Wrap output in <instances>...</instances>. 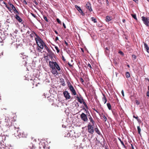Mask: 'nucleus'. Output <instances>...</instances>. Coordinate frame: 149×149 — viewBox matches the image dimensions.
<instances>
[{"label": "nucleus", "instance_id": "f257e3e1", "mask_svg": "<svg viewBox=\"0 0 149 149\" xmlns=\"http://www.w3.org/2000/svg\"><path fill=\"white\" fill-rule=\"evenodd\" d=\"M36 36L37 37L35 38V40L38 46L37 47V50L41 52L44 46L46 48V50H47V45L37 35Z\"/></svg>", "mask_w": 149, "mask_h": 149}, {"label": "nucleus", "instance_id": "f03ea898", "mask_svg": "<svg viewBox=\"0 0 149 149\" xmlns=\"http://www.w3.org/2000/svg\"><path fill=\"white\" fill-rule=\"evenodd\" d=\"M42 49V50L41 52L42 54V56H43V57L42 58V67L44 70L46 71L47 70V53L44 50Z\"/></svg>", "mask_w": 149, "mask_h": 149}, {"label": "nucleus", "instance_id": "7ed1b4c3", "mask_svg": "<svg viewBox=\"0 0 149 149\" xmlns=\"http://www.w3.org/2000/svg\"><path fill=\"white\" fill-rule=\"evenodd\" d=\"M42 49V50L41 52L42 54V56H43V57L42 58V67L44 70L46 71L47 70V53L44 50Z\"/></svg>", "mask_w": 149, "mask_h": 149}, {"label": "nucleus", "instance_id": "20e7f679", "mask_svg": "<svg viewBox=\"0 0 149 149\" xmlns=\"http://www.w3.org/2000/svg\"><path fill=\"white\" fill-rule=\"evenodd\" d=\"M49 63V66L52 69L56 68L59 71L60 70V67L56 62L50 61Z\"/></svg>", "mask_w": 149, "mask_h": 149}, {"label": "nucleus", "instance_id": "39448f33", "mask_svg": "<svg viewBox=\"0 0 149 149\" xmlns=\"http://www.w3.org/2000/svg\"><path fill=\"white\" fill-rule=\"evenodd\" d=\"M143 23L147 26L149 25V18L143 16L141 17Z\"/></svg>", "mask_w": 149, "mask_h": 149}, {"label": "nucleus", "instance_id": "423d86ee", "mask_svg": "<svg viewBox=\"0 0 149 149\" xmlns=\"http://www.w3.org/2000/svg\"><path fill=\"white\" fill-rule=\"evenodd\" d=\"M93 126H94L91 125L90 123H89L87 127L88 132L91 134H93L94 132Z\"/></svg>", "mask_w": 149, "mask_h": 149}, {"label": "nucleus", "instance_id": "0eeeda50", "mask_svg": "<svg viewBox=\"0 0 149 149\" xmlns=\"http://www.w3.org/2000/svg\"><path fill=\"white\" fill-rule=\"evenodd\" d=\"M70 85L68 84L69 89H70V91L72 93V94L74 95H76V91L74 88L73 87L72 85L70 84V83H69Z\"/></svg>", "mask_w": 149, "mask_h": 149}, {"label": "nucleus", "instance_id": "6e6552de", "mask_svg": "<svg viewBox=\"0 0 149 149\" xmlns=\"http://www.w3.org/2000/svg\"><path fill=\"white\" fill-rule=\"evenodd\" d=\"M80 118L84 122H87L88 120L87 115L84 113H82L81 115Z\"/></svg>", "mask_w": 149, "mask_h": 149}, {"label": "nucleus", "instance_id": "1a4fd4ad", "mask_svg": "<svg viewBox=\"0 0 149 149\" xmlns=\"http://www.w3.org/2000/svg\"><path fill=\"white\" fill-rule=\"evenodd\" d=\"M63 94L64 97L66 100L69 99L70 98V96L69 93L67 91H65L63 92Z\"/></svg>", "mask_w": 149, "mask_h": 149}, {"label": "nucleus", "instance_id": "9d476101", "mask_svg": "<svg viewBox=\"0 0 149 149\" xmlns=\"http://www.w3.org/2000/svg\"><path fill=\"white\" fill-rule=\"evenodd\" d=\"M9 5L10 6V7L13 9V10L18 15H19V12L16 9V8H15L14 5L13 4H11L10 3Z\"/></svg>", "mask_w": 149, "mask_h": 149}, {"label": "nucleus", "instance_id": "9b49d317", "mask_svg": "<svg viewBox=\"0 0 149 149\" xmlns=\"http://www.w3.org/2000/svg\"><path fill=\"white\" fill-rule=\"evenodd\" d=\"M18 15L17 14H16L15 16V18L19 22H21L22 20Z\"/></svg>", "mask_w": 149, "mask_h": 149}, {"label": "nucleus", "instance_id": "f8f14e48", "mask_svg": "<svg viewBox=\"0 0 149 149\" xmlns=\"http://www.w3.org/2000/svg\"><path fill=\"white\" fill-rule=\"evenodd\" d=\"M86 7L88 8L90 11H92L91 4L89 3H87L86 4Z\"/></svg>", "mask_w": 149, "mask_h": 149}, {"label": "nucleus", "instance_id": "ddd939ff", "mask_svg": "<svg viewBox=\"0 0 149 149\" xmlns=\"http://www.w3.org/2000/svg\"><path fill=\"white\" fill-rule=\"evenodd\" d=\"M144 43V47L145 50L148 53H149V47L148 46V45L146 43Z\"/></svg>", "mask_w": 149, "mask_h": 149}, {"label": "nucleus", "instance_id": "4468645a", "mask_svg": "<svg viewBox=\"0 0 149 149\" xmlns=\"http://www.w3.org/2000/svg\"><path fill=\"white\" fill-rule=\"evenodd\" d=\"M56 68H52V72L54 74H58L57 70H56Z\"/></svg>", "mask_w": 149, "mask_h": 149}, {"label": "nucleus", "instance_id": "2eb2a0df", "mask_svg": "<svg viewBox=\"0 0 149 149\" xmlns=\"http://www.w3.org/2000/svg\"><path fill=\"white\" fill-rule=\"evenodd\" d=\"M89 120L90 121V123L91 124V125L94 126L95 124V122L91 116L89 118Z\"/></svg>", "mask_w": 149, "mask_h": 149}, {"label": "nucleus", "instance_id": "dca6fc26", "mask_svg": "<svg viewBox=\"0 0 149 149\" xmlns=\"http://www.w3.org/2000/svg\"><path fill=\"white\" fill-rule=\"evenodd\" d=\"M75 7L78 10L79 12L80 13L81 15H83V13L80 8L77 6H75Z\"/></svg>", "mask_w": 149, "mask_h": 149}, {"label": "nucleus", "instance_id": "f3484780", "mask_svg": "<svg viewBox=\"0 0 149 149\" xmlns=\"http://www.w3.org/2000/svg\"><path fill=\"white\" fill-rule=\"evenodd\" d=\"M76 97L79 102L80 103H82V100H83V99L81 97H79L78 96V95H77Z\"/></svg>", "mask_w": 149, "mask_h": 149}, {"label": "nucleus", "instance_id": "a211bd4d", "mask_svg": "<svg viewBox=\"0 0 149 149\" xmlns=\"http://www.w3.org/2000/svg\"><path fill=\"white\" fill-rule=\"evenodd\" d=\"M110 51L109 50L108 47H106L105 49V52L106 55H109V54Z\"/></svg>", "mask_w": 149, "mask_h": 149}, {"label": "nucleus", "instance_id": "6ab92c4d", "mask_svg": "<svg viewBox=\"0 0 149 149\" xmlns=\"http://www.w3.org/2000/svg\"><path fill=\"white\" fill-rule=\"evenodd\" d=\"M111 17H110L108 16H107L106 17L105 20L106 22H109L111 21Z\"/></svg>", "mask_w": 149, "mask_h": 149}, {"label": "nucleus", "instance_id": "aec40b11", "mask_svg": "<svg viewBox=\"0 0 149 149\" xmlns=\"http://www.w3.org/2000/svg\"><path fill=\"white\" fill-rule=\"evenodd\" d=\"M125 76L127 78H129L130 77V73L128 72H126L125 73Z\"/></svg>", "mask_w": 149, "mask_h": 149}, {"label": "nucleus", "instance_id": "412c9836", "mask_svg": "<svg viewBox=\"0 0 149 149\" xmlns=\"http://www.w3.org/2000/svg\"><path fill=\"white\" fill-rule=\"evenodd\" d=\"M102 101L104 104L106 103L107 101V100L104 96V97L102 98Z\"/></svg>", "mask_w": 149, "mask_h": 149}, {"label": "nucleus", "instance_id": "4be33fe9", "mask_svg": "<svg viewBox=\"0 0 149 149\" xmlns=\"http://www.w3.org/2000/svg\"><path fill=\"white\" fill-rule=\"evenodd\" d=\"M95 131L98 134H100V132L97 128H95Z\"/></svg>", "mask_w": 149, "mask_h": 149}, {"label": "nucleus", "instance_id": "5701e85b", "mask_svg": "<svg viewBox=\"0 0 149 149\" xmlns=\"http://www.w3.org/2000/svg\"><path fill=\"white\" fill-rule=\"evenodd\" d=\"M107 105L109 109L111 110V106L110 104L109 103H107Z\"/></svg>", "mask_w": 149, "mask_h": 149}, {"label": "nucleus", "instance_id": "b1692460", "mask_svg": "<svg viewBox=\"0 0 149 149\" xmlns=\"http://www.w3.org/2000/svg\"><path fill=\"white\" fill-rule=\"evenodd\" d=\"M91 20L94 23H96L97 21L96 19L94 17H92L91 18Z\"/></svg>", "mask_w": 149, "mask_h": 149}, {"label": "nucleus", "instance_id": "393cba45", "mask_svg": "<svg viewBox=\"0 0 149 149\" xmlns=\"http://www.w3.org/2000/svg\"><path fill=\"white\" fill-rule=\"evenodd\" d=\"M42 146H40V148H41V147H42L44 149H45L46 147V146L45 144V143H43L42 144Z\"/></svg>", "mask_w": 149, "mask_h": 149}, {"label": "nucleus", "instance_id": "a878e982", "mask_svg": "<svg viewBox=\"0 0 149 149\" xmlns=\"http://www.w3.org/2000/svg\"><path fill=\"white\" fill-rule=\"evenodd\" d=\"M137 128L138 133L139 134H141L140 132L141 131V129L140 128V127L139 126H138L137 127Z\"/></svg>", "mask_w": 149, "mask_h": 149}, {"label": "nucleus", "instance_id": "bb28decb", "mask_svg": "<svg viewBox=\"0 0 149 149\" xmlns=\"http://www.w3.org/2000/svg\"><path fill=\"white\" fill-rule=\"evenodd\" d=\"M118 139L119 140L120 142V143H121V144L124 147V148H125V145H124L123 142L122 141H121V139L120 138H118Z\"/></svg>", "mask_w": 149, "mask_h": 149}, {"label": "nucleus", "instance_id": "cd10ccee", "mask_svg": "<svg viewBox=\"0 0 149 149\" xmlns=\"http://www.w3.org/2000/svg\"><path fill=\"white\" fill-rule=\"evenodd\" d=\"M102 117H103V118H102L103 120L105 122L107 120V118H106V116H105L103 115V116H102Z\"/></svg>", "mask_w": 149, "mask_h": 149}, {"label": "nucleus", "instance_id": "c85d7f7f", "mask_svg": "<svg viewBox=\"0 0 149 149\" xmlns=\"http://www.w3.org/2000/svg\"><path fill=\"white\" fill-rule=\"evenodd\" d=\"M131 15L132 17L134 18L135 19L137 20V18L136 17V15L135 14H131Z\"/></svg>", "mask_w": 149, "mask_h": 149}, {"label": "nucleus", "instance_id": "c756f323", "mask_svg": "<svg viewBox=\"0 0 149 149\" xmlns=\"http://www.w3.org/2000/svg\"><path fill=\"white\" fill-rule=\"evenodd\" d=\"M55 48L56 49V51H57V52L58 53V52H59V51L58 49V47L57 46H55Z\"/></svg>", "mask_w": 149, "mask_h": 149}, {"label": "nucleus", "instance_id": "7c9ffc66", "mask_svg": "<svg viewBox=\"0 0 149 149\" xmlns=\"http://www.w3.org/2000/svg\"><path fill=\"white\" fill-rule=\"evenodd\" d=\"M57 22L59 24H61V22L60 21L59 19L57 18L56 19Z\"/></svg>", "mask_w": 149, "mask_h": 149}, {"label": "nucleus", "instance_id": "2f4dec72", "mask_svg": "<svg viewBox=\"0 0 149 149\" xmlns=\"http://www.w3.org/2000/svg\"><path fill=\"white\" fill-rule=\"evenodd\" d=\"M83 103L84 104V105L86 107V108L88 109V107L86 104V103L85 102H83Z\"/></svg>", "mask_w": 149, "mask_h": 149}, {"label": "nucleus", "instance_id": "473e14b6", "mask_svg": "<svg viewBox=\"0 0 149 149\" xmlns=\"http://www.w3.org/2000/svg\"><path fill=\"white\" fill-rule=\"evenodd\" d=\"M43 18L45 19V20L47 21V16L45 15H43Z\"/></svg>", "mask_w": 149, "mask_h": 149}, {"label": "nucleus", "instance_id": "72a5a7b5", "mask_svg": "<svg viewBox=\"0 0 149 149\" xmlns=\"http://www.w3.org/2000/svg\"><path fill=\"white\" fill-rule=\"evenodd\" d=\"M132 57L133 58V59L134 60L136 59V56L134 55H132Z\"/></svg>", "mask_w": 149, "mask_h": 149}, {"label": "nucleus", "instance_id": "f704fd0d", "mask_svg": "<svg viewBox=\"0 0 149 149\" xmlns=\"http://www.w3.org/2000/svg\"><path fill=\"white\" fill-rule=\"evenodd\" d=\"M88 66L89 68H92L91 67V64L89 63H88Z\"/></svg>", "mask_w": 149, "mask_h": 149}, {"label": "nucleus", "instance_id": "c9c22d12", "mask_svg": "<svg viewBox=\"0 0 149 149\" xmlns=\"http://www.w3.org/2000/svg\"><path fill=\"white\" fill-rule=\"evenodd\" d=\"M7 8L9 11H11L12 9L10 7L8 6V7H7Z\"/></svg>", "mask_w": 149, "mask_h": 149}, {"label": "nucleus", "instance_id": "e433bc0d", "mask_svg": "<svg viewBox=\"0 0 149 149\" xmlns=\"http://www.w3.org/2000/svg\"><path fill=\"white\" fill-rule=\"evenodd\" d=\"M31 15H32L33 17H34L35 18H36V16L34 14H33V13H31Z\"/></svg>", "mask_w": 149, "mask_h": 149}, {"label": "nucleus", "instance_id": "4c0bfd02", "mask_svg": "<svg viewBox=\"0 0 149 149\" xmlns=\"http://www.w3.org/2000/svg\"><path fill=\"white\" fill-rule=\"evenodd\" d=\"M121 93L123 96H124V91L123 90H122L121 91Z\"/></svg>", "mask_w": 149, "mask_h": 149}, {"label": "nucleus", "instance_id": "58836bf2", "mask_svg": "<svg viewBox=\"0 0 149 149\" xmlns=\"http://www.w3.org/2000/svg\"><path fill=\"white\" fill-rule=\"evenodd\" d=\"M33 2L36 5H37L38 4V3L37 2V1L36 0H34L33 1Z\"/></svg>", "mask_w": 149, "mask_h": 149}, {"label": "nucleus", "instance_id": "ea45409f", "mask_svg": "<svg viewBox=\"0 0 149 149\" xmlns=\"http://www.w3.org/2000/svg\"><path fill=\"white\" fill-rule=\"evenodd\" d=\"M133 118H136V119H137V120H138V116L136 117L135 116H133Z\"/></svg>", "mask_w": 149, "mask_h": 149}, {"label": "nucleus", "instance_id": "a19ab883", "mask_svg": "<svg viewBox=\"0 0 149 149\" xmlns=\"http://www.w3.org/2000/svg\"><path fill=\"white\" fill-rule=\"evenodd\" d=\"M63 27H64V28L65 29L66 28V26H65V24L64 23H63Z\"/></svg>", "mask_w": 149, "mask_h": 149}, {"label": "nucleus", "instance_id": "79ce46f5", "mask_svg": "<svg viewBox=\"0 0 149 149\" xmlns=\"http://www.w3.org/2000/svg\"><path fill=\"white\" fill-rule=\"evenodd\" d=\"M82 83H83L84 82V80L82 78H81L80 79Z\"/></svg>", "mask_w": 149, "mask_h": 149}, {"label": "nucleus", "instance_id": "37998d69", "mask_svg": "<svg viewBox=\"0 0 149 149\" xmlns=\"http://www.w3.org/2000/svg\"><path fill=\"white\" fill-rule=\"evenodd\" d=\"M46 94H45V93H44V95H42V96H43V97L44 98H46V95H45Z\"/></svg>", "mask_w": 149, "mask_h": 149}, {"label": "nucleus", "instance_id": "c03bdc74", "mask_svg": "<svg viewBox=\"0 0 149 149\" xmlns=\"http://www.w3.org/2000/svg\"><path fill=\"white\" fill-rule=\"evenodd\" d=\"M114 63L115 65H117L118 63L116 61H114Z\"/></svg>", "mask_w": 149, "mask_h": 149}, {"label": "nucleus", "instance_id": "a18cd8bd", "mask_svg": "<svg viewBox=\"0 0 149 149\" xmlns=\"http://www.w3.org/2000/svg\"><path fill=\"white\" fill-rule=\"evenodd\" d=\"M23 2L24 3H25L26 4H27V2H26V1L25 0H24Z\"/></svg>", "mask_w": 149, "mask_h": 149}, {"label": "nucleus", "instance_id": "49530a36", "mask_svg": "<svg viewBox=\"0 0 149 149\" xmlns=\"http://www.w3.org/2000/svg\"><path fill=\"white\" fill-rule=\"evenodd\" d=\"M65 43L66 45L67 46H68V43L65 41Z\"/></svg>", "mask_w": 149, "mask_h": 149}, {"label": "nucleus", "instance_id": "de8ad7c7", "mask_svg": "<svg viewBox=\"0 0 149 149\" xmlns=\"http://www.w3.org/2000/svg\"><path fill=\"white\" fill-rule=\"evenodd\" d=\"M147 96H149V92H148L147 93Z\"/></svg>", "mask_w": 149, "mask_h": 149}, {"label": "nucleus", "instance_id": "09e8293b", "mask_svg": "<svg viewBox=\"0 0 149 149\" xmlns=\"http://www.w3.org/2000/svg\"><path fill=\"white\" fill-rule=\"evenodd\" d=\"M62 60H63L64 61H65V59L64 58V57L63 56L62 57Z\"/></svg>", "mask_w": 149, "mask_h": 149}, {"label": "nucleus", "instance_id": "8fccbe9b", "mask_svg": "<svg viewBox=\"0 0 149 149\" xmlns=\"http://www.w3.org/2000/svg\"><path fill=\"white\" fill-rule=\"evenodd\" d=\"M131 147H132V149H134V147L133 145L132 144H131Z\"/></svg>", "mask_w": 149, "mask_h": 149}, {"label": "nucleus", "instance_id": "3c124183", "mask_svg": "<svg viewBox=\"0 0 149 149\" xmlns=\"http://www.w3.org/2000/svg\"><path fill=\"white\" fill-rule=\"evenodd\" d=\"M58 40V38L57 37H56V40Z\"/></svg>", "mask_w": 149, "mask_h": 149}, {"label": "nucleus", "instance_id": "603ef678", "mask_svg": "<svg viewBox=\"0 0 149 149\" xmlns=\"http://www.w3.org/2000/svg\"><path fill=\"white\" fill-rule=\"evenodd\" d=\"M136 103L137 104H139V103L138 102V101L137 100L136 101Z\"/></svg>", "mask_w": 149, "mask_h": 149}, {"label": "nucleus", "instance_id": "864d4df0", "mask_svg": "<svg viewBox=\"0 0 149 149\" xmlns=\"http://www.w3.org/2000/svg\"><path fill=\"white\" fill-rule=\"evenodd\" d=\"M119 53H120L121 54H123V53L122 52H121V51L120 52H119Z\"/></svg>", "mask_w": 149, "mask_h": 149}, {"label": "nucleus", "instance_id": "5fc2aeb1", "mask_svg": "<svg viewBox=\"0 0 149 149\" xmlns=\"http://www.w3.org/2000/svg\"><path fill=\"white\" fill-rule=\"evenodd\" d=\"M55 33H56V34H58V32H57V31H55Z\"/></svg>", "mask_w": 149, "mask_h": 149}, {"label": "nucleus", "instance_id": "6e6d98bb", "mask_svg": "<svg viewBox=\"0 0 149 149\" xmlns=\"http://www.w3.org/2000/svg\"><path fill=\"white\" fill-rule=\"evenodd\" d=\"M70 136V134H67V136Z\"/></svg>", "mask_w": 149, "mask_h": 149}, {"label": "nucleus", "instance_id": "4d7b16f0", "mask_svg": "<svg viewBox=\"0 0 149 149\" xmlns=\"http://www.w3.org/2000/svg\"><path fill=\"white\" fill-rule=\"evenodd\" d=\"M135 2H136V1H137V0H133Z\"/></svg>", "mask_w": 149, "mask_h": 149}, {"label": "nucleus", "instance_id": "13d9d810", "mask_svg": "<svg viewBox=\"0 0 149 149\" xmlns=\"http://www.w3.org/2000/svg\"><path fill=\"white\" fill-rule=\"evenodd\" d=\"M6 6L7 8V7H8V5H7V4H6Z\"/></svg>", "mask_w": 149, "mask_h": 149}, {"label": "nucleus", "instance_id": "bf43d9fd", "mask_svg": "<svg viewBox=\"0 0 149 149\" xmlns=\"http://www.w3.org/2000/svg\"><path fill=\"white\" fill-rule=\"evenodd\" d=\"M3 3L4 4H5V5H6V4H7L5 2H3Z\"/></svg>", "mask_w": 149, "mask_h": 149}, {"label": "nucleus", "instance_id": "052dcab7", "mask_svg": "<svg viewBox=\"0 0 149 149\" xmlns=\"http://www.w3.org/2000/svg\"><path fill=\"white\" fill-rule=\"evenodd\" d=\"M117 74L118 73L117 72H116V77L117 76Z\"/></svg>", "mask_w": 149, "mask_h": 149}, {"label": "nucleus", "instance_id": "680f3d73", "mask_svg": "<svg viewBox=\"0 0 149 149\" xmlns=\"http://www.w3.org/2000/svg\"><path fill=\"white\" fill-rule=\"evenodd\" d=\"M125 21V19L123 20V22H124Z\"/></svg>", "mask_w": 149, "mask_h": 149}, {"label": "nucleus", "instance_id": "e2e57ef3", "mask_svg": "<svg viewBox=\"0 0 149 149\" xmlns=\"http://www.w3.org/2000/svg\"><path fill=\"white\" fill-rule=\"evenodd\" d=\"M3 52H1V54L2 55H3Z\"/></svg>", "mask_w": 149, "mask_h": 149}, {"label": "nucleus", "instance_id": "0e129e2a", "mask_svg": "<svg viewBox=\"0 0 149 149\" xmlns=\"http://www.w3.org/2000/svg\"><path fill=\"white\" fill-rule=\"evenodd\" d=\"M68 64L69 65V66H72L71 65H70V64H69V63H68Z\"/></svg>", "mask_w": 149, "mask_h": 149}, {"label": "nucleus", "instance_id": "69168bd1", "mask_svg": "<svg viewBox=\"0 0 149 149\" xmlns=\"http://www.w3.org/2000/svg\"><path fill=\"white\" fill-rule=\"evenodd\" d=\"M127 66L128 67H130V65H127Z\"/></svg>", "mask_w": 149, "mask_h": 149}, {"label": "nucleus", "instance_id": "338daca9", "mask_svg": "<svg viewBox=\"0 0 149 149\" xmlns=\"http://www.w3.org/2000/svg\"><path fill=\"white\" fill-rule=\"evenodd\" d=\"M95 111H96L97 112V113H98V112L97 110H95Z\"/></svg>", "mask_w": 149, "mask_h": 149}, {"label": "nucleus", "instance_id": "774afa93", "mask_svg": "<svg viewBox=\"0 0 149 149\" xmlns=\"http://www.w3.org/2000/svg\"><path fill=\"white\" fill-rule=\"evenodd\" d=\"M148 2H149V0H147Z\"/></svg>", "mask_w": 149, "mask_h": 149}]
</instances>
